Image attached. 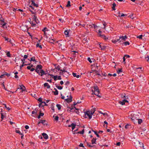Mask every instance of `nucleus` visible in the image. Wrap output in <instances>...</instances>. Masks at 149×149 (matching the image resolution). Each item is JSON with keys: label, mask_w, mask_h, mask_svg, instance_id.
<instances>
[{"label": "nucleus", "mask_w": 149, "mask_h": 149, "mask_svg": "<svg viewBox=\"0 0 149 149\" xmlns=\"http://www.w3.org/2000/svg\"><path fill=\"white\" fill-rule=\"evenodd\" d=\"M42 66L40 65H38L35 70L36 72H37L39 75L42 76L43 75H46V73L45 71L42 69Z\"/></svg>", "instance_id": "1"}, {"label": "nucleus", "mask_w": 149, "mask_h": 149, "mask_svg": "<svg viewBox=\"0 0 149 149\" xmlns=\"http://www.w3.org/2000/svg\"><path fill=\"white\" fill-rule=\"evenodd\" d=\"M94 89L92 90V91L93 92L92 94H95L98 96L99 97H101V96L100 95H99V93L100 92L97 86H94Z\"/></svg>", "instance_id": "2"}, {"label": "nucleus", "mask_w": 149, "mask_h": 149, "mask_svg": "<svg viewBox=\"0 0 149 149\" xmlns=\"http://www.w3.org/2000/svg\"><path fill=\"white\" fill-rule=\"evenodd\" d=\"M85 116H87L89 119H91L92 118V115L91 114L90 112L89 111H87L86 112H85Z\"/></svg>", "instance_id": "3"}, {"label": "nucleus", "mask_w": 149, "mask_h": 149, "mask_svg": "<svg viewBox=\"0 0 149 149\" xmlns=\"http://www.w3.org/2000/svg\"><path fill=\"white\" fill-rule=\"evenodd\" d=\"M40 123H41L44 125H47L48 123L45 120H41L38 123V124H40Z\"/></svg>", "instance_id": "4"}, {"label": "nucleus", "mask_w": 149, "mask_h": 149, "mask_svg": "<svg viewBox=\"0 0 149 149\" xmlns=\"http://www.w3.org/2000/svg\"><path fill=\"white\" fill-rule=\"evenodd\" d=\"M6 75L8 77H9L10 76V74L6 72H5L3 74L0 75V78H3L5 77Z\"/></svg>", "instance_id": "5"}, {"label": "nucleus", "mask_w": 149, "mask_h": 149, "mask_svg": "<svg viewBox=\"0 0 149 149\" xmlns=\"http://www.w3.org/2000/svg\"><path fill=\"white\" fill-rule=\"evenodd\" d=\"M72 96L71 95H70V97L65 99V100L68 103H70L72 102Z\"/></svg>", "instance_id": "6"}, {"label": "nucleus", "mask_w": 149, "mask_h": 149, "mask_svg": "<svg viewBox=\"0 0 149 149\" xmlns=\"http://www.w3.org/2000/svg\"><path fill=\"white\" fill-rule=\"evenodd\" d=\"M33 21H34V22H36V23H38L39 22V21L38 19H37V17L36 16V15H33Z\"/></svg>", "instance_id": "7"}, {"label": "nucleus", "mask_w": 149, "mask_h": 149, "mask_svg": "<svg viewBox=\"0 0 149 149\" xmlns=\"http://www.w3.org/2000/svg\"><path fill=\"white\" fill-rule=\"evenodd\" d=\"M47 40V41L48 42L52 43H54V42L55 41V40H54L52 38H50Z\"/></svg>", "instance_id": "8"}, {"label": "nucleus", "mask_w": 149, "mask_h": 149, "mask_svg": "<svg viewBox=\"0 0 149 149\" xmlns=\"http://www.w3.org/2000/svg\"><path fill=\"white\" fill-rule=\"evenodd\" d=\"M99 36L102 38H103L105 40H107L108 39V38H107L106 36L103 34H99Z\"/></svg>", "instance_id": "9"}, {"label": "nucleus", "mask_w": 149, "mask_h": 149, "mask_svg": "<svg viewBox=\"0 0 149 149\" xmlns=\"http://www.w3.org/2000/svg\"><path fill=\"white\" fill-rule=\"evenodd\" d=\"M128 102L127 100H126L124 99L123 100V101H120L119 103L121 104L122 105H123L125 104V102Z\"/></svg>", "instance_id": "10"}, {"label": "nucleus", "mask_w": 149, "mask_h": 149, "mask_svg": "<svg viewBox=\"0 0 149 149\" xmlns=\"http://www.w3.org/2000/svg\"><path fill=\"white\" fill-rule=\"evenodd\" d=\"M42 135L44 139H47L48 138V136L46 134L43 133H42Z\"/></svg>", "instance_id": "11"}, {"label": "nucleus", "mask_w": 149, "mask_h": 149, "mask_svg": "<svg viewBox=\"0 0 149 149\" xmlns=\"http://www.w3.org/2000/svg\"><path fill=\"white\" fill-rule=\"evenodd\" d=\"M101 43L100 44H99V47L100 48H101V50H104L105 49L106 47L105 46L102 45L101 44Z\"/></svg>", "instance_id": "12"}, {"label": "nucleus", "mask_w": 149, "mask_h": 149, "mask_svg": "<svg viewBox=\"0 0 149 149\" xmlns=\"http://www.w3.org/2000/svg\"><path fill=\"white\" fill-rule=\"evenodd\" d=\"M44 86L45 87H46L47 88H49L50 87V86L47 83H44Z\"/></svg>", "instance_id": "13"}, {"label": "nucleus", "mask_w": 149, "mask_h": 149, "mask_svg": "<svg viewBox=\"0 0 149 149\" xmlns=\"http://www.w3.org/2000/svg\"><path fill=\"white\" fill-rule=\"evenodd\" d=\"M121 97L123 98H125V99H128V96H126L125 94H121Z\"/></svg>", "instance_id": "14"}, {"label": "nucleus", "mask_w": 149, "mask_h": 149, "mask_svg": "<svg viewBox=\"0 0 149 149\" xmlns=\"http://www.w3.org/2000/svg\"><path fill=\"white\" fill-rule=\"evenodd\" d=\"M76 126V125L74 124V123H72L71 125H69V127H70L71 126L72 127V130H73L75 128Z\"/></svg>", "instance_id": "15"}, {"label": "nucleus", "mask_w": 149, "mask_h": 149, "mask_svg": "<svg viewBox=\"0 0 149 149\" xmlns=\"http://www.w3.org/2000/svg\"><path fill=\"white\" fill-rule=\"evenodd\" d=\"M35 111H32V114H33V117H35L37 115V110H36V109H35Z\"/></svg>", "instance_id": "16"}, {"label": "nucleus", "mask_w": 149, "mask_h": 149, "mask_svg": "<svg viewBox=\"0 0 149 149\" xmlns=\"http://www.w3.org/2000/svg\"><path fill=\"white\" fill-rule=\"evenodd\" d=\"M48 75L52 76V77H53V78L54 81H56L57 80V77H58L57 75L54 76L53 75L51 74H48Z\"/></svg>", "instance_id": "17"}, {"label": "nucleus", "mask_w": 149, "mask_h": 149, "mask_svg": "<svg viewBox=\"0 0 149 149\" xmlns=\"http://www.w3.org/2000/svg\"><path fill=\"white\" fill-rule=\"evenodd\" d=\"M54 90H55V91H53V92L54 93V94L55 95H58V91L56 88H54Z\"/></svg>", "instance_id": "18"}, {"label": "nucleus", "mask_w": 149, "mask_h": 149, "mask_svg": "<svg viewBox=\"0 0 149 149\" xmlns=\"http://www.w3.org/2000/svg\"><path fill=\"white\" fill-rule=\"evenodd\" d=\"M20 89L22 90V91H24L25 89V87L23 85H22L20 86Z\"/></svg>", "instance_id": "19"}, {"label": "nucleus", "mask_w": 149, "mask_h": 149, "mask_svg": "<svg viewBox=\"0 0 149 149\" xmlns=\"http://www.w3.org/2000/svg\"><path fill=\"white\" fill-rule=\"evenodd\" d=\"M72 75L74 77H76L77 78H79V75H77V74L76 73H74V72H73L72 73Z\"/></svg>", "instance_id": "20"}, {"label": "nucleus", "mask_w": 149, "mask_h": 149, "mask_svg": "<svg viewBox=\"0 0 149 149\" xmlns=\"http://www.w3.org/2000/svg\"><path fill=\"white\" fill-rule=\"evenodd\" d=\"M32 5L33 6H36V7H38V5L37 4H36L35 3L34 1H32Z\"/></svg>", "instance_id": "21"}, {"label": "nucleus", "mask_w": 149, "mask_h": 149, "mask_svg": "<svg viewBox=\"0 0 149 149\" xmlns=\"http://www.w3.org/2000/svg\"><path fill=\"white\" fill-rule=\"evenodd\" d=\"M116 6V4L115 3H114L112 4V8L113 10H116L115 8Z\"/></svg>", "instance_id": "22"}, {"label": "nucleus", "mask_w": 149, "mask_h": 149, "mask_svg": "<svg viewBox=\"0 0 149 149\" xmlns=\"http://www.w3.org/2000/svg\"><path fill=\"white\" fill-rule=\"evenodd\" d=\"M30 64L29 63L26 64L24 63H22V64L20 66V69H21L24 66L26 65H30Z\"/></svg>", "instance_id": "23"}, {"label": "nucleus", "mask_w": 149, "mask_h": 149, "mask_svg": "<svg viewBox=\"0 0 149 149\" xmlns=\"http://www.w3.org/2000/svg\"><path fill=\"white\" fill-rule=\"evenodd\" d=\"M64 33L65 35H66V37H69L68 36V34H69V32L67 30H66L64 31Z\"/></svg>", "instance_id": "24"}, {"label": "nucleus", "mask_w": 149, "mask_h": 149, "mask_svg": "<svg viewBox=\"0 0 149 149\" xmlns=\"http://www.w3.org/2000/svg\"><path fill=\"white\" fill-rule=\"evenodd\" d=\"M95 109H92L90 112L91 114V115H93L95 111Z\"/></svg>", "instance_id": "25"}, {"label": "nucleus", "mask_w": 149, "mask_h": 149, "mask_svg": "<svg viewBox=\"0 0 149 149\" xmlns=\"http://www.w3.org/2000/svg\"><path fill=\"white\" fill-rule=\"evenodd\" d=\"M136 120H138V123L139 124H141L142 122V120L141 119H136Z\"/></svg>", "instance_id": "26"}, {"label": "nucleus", "mask_w": 149, "mask_h": 149, "mask_svg": "<svg viewBox=\"0 0 149 149\" xmlns=\"http://www.w3.org/2000/svg\"><path fill=\"white\" fill-rule=\"evenodd\" d=\"M96 139L93 138L92 140H91V142L92 144H93L94 143H96L95 142L96 141Z\"/></svg>", "instance_id": "27"}, {"label": "nucleus", "mask_w": 149, "mask_h": 149, "mask_svg": "<svg viewBox=\"0 0 149 149\" xmlns=\"http://www.w3.org/2000/svg\"><path fill=\"white\" fill-rule=\"evenodd\" d=\"M94 72H95V73L96 74V75H100V76H102V75H101V74H100L99 73V72L98 71H97V70H95Z\"/></svg>", "instance_id": "28"}, {"label": "nucleus", "mask_w": 149, "mask_h": 149, "mask_svg": "<svg viewBox=\"0 0 149 149\" xmlns=\"http://www.w3.org/2000/svg\"><path fill=\"white\" fill-rule=\"evenodd\" d=\"M60 71L62 72V74H64V73L67 72V71L65 69H63V70H60Z\"/></svg>", "instance_id": "29"}, {"label": "nucleus", "mask_w": 149, "mask_h": 149, "mask_svg": "<svg viewBox=\"0 0 149 149\" xmlns=\"http://www.w3.org/2000/svg\"><path fill=\"white\" fill-rule=\"evenodd\" d=\"M70 1H68V3H67V4L66 5V7H70L71 6V5H70Z\"/></svg>", "instance_id": "30"}, {"label": "nucleus", "mask_w": 149, "mask_h": 149, "mask_svg": "<svg viewBox=\"0 0 149 149\" xmlns=\"http://www.w3.org/2000/svg\"><path fill=\"white\" fill-rule=\"evenodd\" d=\"M15 132L16 133L19 134H20V135H22V133H21L20 132L19 130H15Z\"/></svg>", "instance_id": "31"}, {"label": "nucleus", "mask_w": 149, "mask_h": 149, "mask_svg": "<svg viewBox=\"0 0 149 149\" xmlns=\"http://www.w3.org/2000/svg\"><path fill=\"white\" fill-rule=\"evenodd\" d=\"M56 106L59 110H60L61 109V106L59 104H57Z\"/></svg>", "instance_id": "32"}, {"label": "nucleus", "mask_w": 149, "mask_h": 149, "mask_svg": "<svg viewBox=\"0 0 149 149\" xmlns=\"http://www.w3.org/2000/svg\"><path fill=\"white\" fill-rule=\"evenodd\" d=\"M6 55L8 57H11L10 54V52H7Z\"/></svg>", "instance_id": "33"}, {"label": "nucleus", "mask_w": 149, "mask_h": 149, "mask_svg": "<svg viewBox=\"0 0 149 149\" xmlns=\"http://www.w3.org/2000/svg\"><path fill=\"white\" fill-rule=\"evenodd\" d=\"M84 132V129H83V130L79 132H78V133L80 134H83Z\"/></svg>", "instance_id": "34"}, {"label": "nucleus", "mask_w": 149, "mask_h": 149, "mask_svg": "<svg viewBox=\"0 0 149 149\" xmlns=\"http://www.w3.org/2000/svg\"><path fill=\"white\" fill-rule=\"evenodd\" d=\"M30 61H36V60L35 59V57L34 56L33 57H32L31 58V60Z\"/></svg>", "instance_id": "35"}, {"label": "nucleus", "mask_w": 149, "mask_h": 149, "mask_svg": "<svg viewBox=\"0 0 149 149\" xmlns=\"http://www.w3.org/2000/svg\"><path fill=\"white\" fill-rule=\"evenodd\" d=\"M92 131L94 132L95 134L96 135V136L97 137H99V136L98 135V134H97V133L96 131H94L93 130H92Z\"/></svg>", "instance_id": "36"}, {"label": "nucleus", "mask_w": 149, "mask_h": 149, "mask_svg": "<svg viewBox=\"0 0 149 149\" xmlns=\"http://www.w3.org/2000/svg\"><path fill=\"white\" fill-rule=\"evenodd\" d=\"M142 37H143V35H141L139 36H137V38H139L140 39H142Z\"/></svg>", "instance_id": "37"}, {"label": "nucleus", "mask_w": 149, "mask_h": 149, "mask_svg": "<svg viewBox=\"0 0 149 149\" xmlns=\"http://www.w3.org/2000/svg\"><path fill=\"white\" fill-rule=\"evenodd\" d=\"M33 66V65H31V66H29L27 67V68L28 70H30L31 68Z\"/></svg>", "instance_id": "38"}, {"label": "nucleus", "mask_w": 149, "mask_h": 149, "mask_svg": "<svg viewBox=\"0 0 149 149\" xmlns=\"http://www.w3.org/2000/svg\"><path fill=\"white\" fill-rule=\"evenodd\" d=\"M36 46L37 47H39L40 48V49H42V47L41 46V45H39V43H37L36 45Z\"/></svg>", "instance_id": "39"}, {"label": "nucleus", "mask_w": 149, "mask_h": 149, "mask_svg": "<svg viewBox=\"0 0 149 149\" xmlns=\"http://www.w3.org/2000/svg\"><path fill=\"white\" fill-rule=\"evenodd\" d=\"M123 43L125 45H129L130 44V43L127 41Z\"/></svg>", "instance_id": "40"}, {"label": "nucleus", "mask_w": 149, "mask_h": 149, "mask_svg": "<svg viewBox=\"0 0 149 149\" xmlns=\"http://www.w3.org/2000/svg\"><path fill=\"white\" fill-rule=\"evenodd\" d=\"M31 12V13L33 14H34L35 15L36 13V10H33V11L31 10V9L29 10Z\"/></svg>", "instance_id": "41"}, {"label": "nucleus", "mask_w": 149, "mask_h": 149, "mask_svg": "<svg viewBox=\"0 0 149 149\" xmlns=\"http://www.w3.org/2000/svg\"><path fill=\"white\" fill-rule=\"evenodd\" d=\"M1 121H2L3 119L4 116H3V113H1Z\"/></svg>", "instance_id": "42"}, {"label": "nucleus", "mask_w": 149, "mask_h": 149, "mask_svg": "<svg viewBox=\"0 0 149 149\" xmlns=\"http://www.w3.org/2000/svg\"><path fill=\"white\" fill-rule=\"evenodd\" d=\"M60 66H59V65H58L55 68V69H56L57 70H58V71H60V70H61L60 69Z\"/></svg>", "instance_id": "43"}, {"label": "nucleus", "mask_w": 149, "mask_h": 149, "mask_svg": "<svg viewBox=\"0 0 149 149\" xmlns=\"http://www.w3.org/2000/svg\"><path fill=\"white\" fill-rule=\"evenodd\" d=\"M122 69H119L117 71V73H119L120 72H122Z\"/></svg>", "instance_id": "44"}, {"label": "nucleus", "mask_w": 149, "mask_h": 149, "mask_svg": "<svg viewBox=\"0 0 149 149\" xmlns=\"http://www.w3.org/2000/svg\"><path fill=\"white\" fill-rule=\"evenodd\" d=\"M58 89H60V90H61V89H62L63 88L61 86H56Z\"/></svg>", "instance_id": "45"}, {"label": "nucleus", "mask_w": 149, "mask_h": 149, "mask_svg": "<svg viewBox=\"0 0 149 149\" xmlns=\"http://www.w3.org/2000/svg\"><path fill=\"white\" fill-rule=\"evenodd\" d=\"M4 38L5 39V40L6 41H10V39H9V38H7L6 37H4Z\"/></svg>", "instance_id": "46"}, {"label": "nucleus", "mask_w": 149, "mask_h": 149, "mask_svg": "<svg viewBox=\"0 0 149 149\" xmlns=\"http://www.w3.org/2000/svg\"><path fill=\"white\" fill-rule=\"evenodd\" d=\"M3 105H4L5 107L6 108H7V109H8V110H10V108H9V107H7V106H6V104H3Z\"/></svg>", "instance_id": "47"}, {"label": "nucleus", "mask_w": 149, "mask_h": 149, "mask_svg": "<svg viewBox=\"0 0 149 149\" xmlns=\"http://www.w3.org/2000/svg\"><path fill=\"white\" fill-rule=\"evenodd\" d=\"M58 116H56L55 117L54 119L56 121H58Z\"/></svg>", "instance_id": "48"}, {"label": "nucleus", "mask_w": 149, "mask_h": 149, "mask_svg": "<svg viewBox=\"0 0 149 149\" xmlns=\"http://www.w3.org/2000/svg\"><path fill=\"white\" fill-rule=\"evenodd\" d=\"M40 116H43L44 115V113H41V111H40L39 113Z\"/></svg>", "instance_id": "49"}, {"label": "nucleus", "mask_w": 149, "mask_h": 149, "mask_svg": "<svg viewBox=\"0 0 149 149\" xmlns=\"http://www.w3.org/2000/svg\"><path fill=\"white\" fill-rule=\"evenodd\" d=\"M70 84V82L68 81H67L65 83V85L66 86H68Z\"/></svg>", "instance_id": "50"}, {"label": "nucleus", "mask_w": 149, "mask_h": 149, "mask_svg": "<svg viewBox=\"0 0 149 149\" xmlns=\"http://www.w3.org/2000/svg\"><path fill=\"white\" fill-rule=\"evenodd\" d=\"M120 38H121L122 39L124 40V41L125 40V38H124V37L123 36H121V37H120Z\"/></svg>", "instance_id": "51"}, {"label": "nucleus", "mask_w": 149, "mask_h": 149, "mask_svg": "<svg viewBox=\"0 0 149 149\" xmlns=\"http://www.w3.org/2000/svg\"><path fill=\"white\" fill-rule=\"evenodd\" d=\"M123 62H124V63H125V59H126L125 57L124 56L123 58Z\"/></svg>", "instance_id": "52"}, {"label": "nucleus", "mask_w": 149, "mask_h": 149, "mask_svg": "<svg viewBox=\"0 0 149 149\" xmlns=\"http://www.w3.org/2000/svg\"><path fill=\"white\" fill-rule=\"evenodd\" d=\"M28 55H25L24 56V59H25L27 58L28 57Z\"/></svg>", "instance_id": "53"}, {"label": "nucleus", "mask_w": 149, "mask_h": 149, "mask_svg": "<svg viewBox=\"0 0 149 149\" xmlns=\"http://www.w3.org/2000/svg\"><path fill=\"white\" fill-rule=\"evenodd\" d=\"M88 60L89 61V62H90V63H91L92 62V61H91L90 58H89V57L88 58Z\"/></svg>", "instance_id": "54"}, {"label": "nucleus", "mask_w": 149, "mask_h": 149, "mask_svg": "<svg viewBox=\"0 0 149 149\" xmlns=\"http://www.w3.org/2000/svg\"><path fill=\"white\" fill-rule=\"evenodd\" d=\"M135 118H134V117H132V118H131V120H132V121H133L134 123V122H135Z\"/></svg>", "instance_id": "55"}, {"label": "nucleus", "mask_w": 149, "mask_h": 149, "mask_svg": "<svg viewBox=\"0 0 149 149\" xmlns=\"http://www.w3.org/2000/svg\"><path fill=\"white\" fill-rule=\"evenodd\" d=\"M127 15V14H124L122 13V14H121V16H120L123 17V16H126Z\"/></svg>", "instance_id": "56"}, {"label": "nucleus", "mask_w": 149, "mask_h": 149, "mask_svg": "<svg viewBox=\"0 0 149 149\" xmlns=\"http://www.w3.org/2000/svg\"><path fill=\"white\" fill-rule=\"evenodd\" d=\"M51 109L53 111V112L54 111V107L53 106H51Z\"/></svg>", "instance_id": "57"}, {"label": "nucleus", "mask_w": 149, "mask_h": 149, "mask_svg": "<svg viewBox=\"0 0 149 149\" xmlns=\"http://www.w3.org/2000/svg\"><path fill=\"white\" fill-rule=\"evenodd\" d=\"M21 61H22V63H25V59H21Z\"/></svg>", "instance_id": "58"}, {"label": "nucleus", "mask_w": 149, "mask_h": 149, "mask_svg": "<svg viewBox=\"0 0 149 149\" xmlns=\"http://www.w3.org/2000/svg\"><path fill=\"white\" fill-rule=\"evenodd\" d=\"M146 59L147 58H148L147 59V61L148 62H149V56H148L146 57H145Z\"/></svg>", "instance_id": "59"}, {"label": "nucleus", "mask_w": 149, "mask_h": 149, "mask_svg": "<svg viewBox=\"0 0 149 149\" xmlns=\"http://www.w3.org/2000/svg\"><path fill=\"white\" fill-rule=\"evenodd\" d=\"M120 142H118V143H117L116 144V145L117 146H120Z\"/></svg>", "instance_id": "60"}, {"label": "nucleus", "mask_w": 149, "mask_h": 149, "mask_svg": "<svg viewBox=\"0 0 149 149\" xmlns=\"http://www.w3.org/2000/svg\"><path fill=\"white\" fill-rule=\"evenodd\" d=\"M30 23L31 24L32 26H34L35 25H36V24L33 23V22H31Z\"/></svg>", "instance_id": "61"}, {"label": "nucleus", "mask_w": 149, "mask_h": 149, "mask_svg": "<svg viewBox=\"0 0 149 149\" xmlns=\"http://www.w3.org/2000/svg\"><path fill=\"white\" fill-rule=\"evenodd\" d=\"M129 17L130 18H131L132 19H133L134 18V17L133 16V15H130V16H129Z\"/></svg>", "instance_id": "62"}, {"label": "nucleus", "mask_w": 149, "mask_h": 149, "mask_svg": "<svg viewBox=\"0 0 149 149\" xmlns=\"http://www.w3.org/2000/svg\"><path fill=\"white\" fill-rule=\"evenodd\" d=\"M57 79H58V80H61V76H58V77H57Z\"/></svg>", "instance_id": "63"}, {"label": "nucleus", "mask_w": 149, "mask_h": 149, "mask_svg": "<svg viewBox=\"0 0 149 149\" xmlns=\"http://www.w3.org/2000/svg\"><path fill=\"white\" fill-rule=\"evenodd\" d=\"M46 29H47V28L46 27H45L44 28V29L42 30V31L44 32H45V31H46Z\"/></svg>", "instance_id": "64"}]
</instances>
